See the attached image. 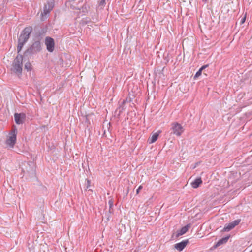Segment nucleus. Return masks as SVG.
Here are the masks:
<instances>
[{
  "mask_svg": "<svg viewBox=\"0 0 252 252\" xmlns=\"http://www.w3.org/2000/svg\"><path fill=\"white\" fill-rule=\"evenodd\" d=\"M17 130L13 128L8 133L5 140V144L9 149L14 148L17 140Z\"/></svg>",
  "mask_w": 252,
  "mask_h": 252,
  "instance_id": "nucleus-1",
  "label": "nucleus"
},
{
  "mask_svg": "<svg viewBox=\"0 0 252 252\" xmlns=\"http://www.w3.org/2000/svg\"><path fill=\"white\" fill-rule=\"evenodd\" d=\"M171 126L172 133L177 136H180L184 131L182 125L177 122L172 123Z\"/></svg>",
  "mask_w": 252,
  "mask_h": 252,
  "instance_id": "nucleus-2",
  "label": "nucleus"
},
{
  "mask_svg": "<svg viewBox=\"0 0 252 252\" xmlns=\"http://www.w3.org/2000/svg\"><path fill=\"white\" fill-rule=\"evenodd\" d=\"M32 27L25 28L22 32L18 39L26 42L29 38L30 35L32 32Z\"/></svg>",
  "mask_w": 252,
  "mask_h": 252,
  "instance_id": "nucleus-3",
  "label": "nucleus"
},
{
  "mask_svg": "<svg viewBox=\"0 0 252 252\" xmlns=\"http://www.w3.org/2000/svg\"><path fill=\"white\" fill-rule=\"evenodd\" d=\"M22 64H11L9 67L11 71V73L15 74L19 76L22 73Z\"/></svg>",
  "mask_w": 252,
  "mask_h": 252,
  "instance_id": "nucleus-4",
  "label": "nucleus"
},
{
  "mask_svg": "<svg viewBox=\"0 0 252 252\" xmlns=\"http://www.w3.org/2000/svg\"><path fill=\"white\" fill-rule=\"evenodd\" d=\"M45 44L46 46L47 50L50 52H52L54 50L55 42L54 40L50 37H46L45 40Z\"/></svg>",
  "mask_w": 252,
  "mask_h": 252,
  "instance_id": "nucleus-5",
  "label": "nucleus"
},
{
  "mask_svg": "<svg viewBox=\"0 0 252 252\" xmlns=\"http://www.w3.org/2000/svg\"><path fill=\"white\" fill-rule=\"evenodd\" d=\"M241 221L240 219L235 220L234 221L227 224L223 228L225 231H229L232 229L235 226L237 225Z\"/></svg>",
  "mask_w": 252,
  "mask_h": 252,
  "instance_id": "nucleus-6",
  "label": "nucleus"
},
{
  "mask_svg": "<svg viewBox=\"0 0 252 252\" xmlns=\"http://www.w3.org/2000/svg\"><path fill=\"white\" fill-rule=\"evenodd\" d=\"M26 118V115L24 113H15L14 118L15 122L18 124H22Z\"/></svg>",
  "mask_w": 252,
  "mask_h": 252,
  "instance_id": "nucleus-7",
  "label": "nucleus"
},
{
  "mask_svg": "<svg viewBox=\"0 0 252 252\" xmlns=\"http://www.w3.org/2000/svg\"><path fill=\"white\" fill-rule=\"evenodd\" d=\"M161 133V131L160 130H158L157 132H155V133H153L148 138V139L147 140L148 143L149 144H152V143H153L155 142L157 140V139H158L159 134Z\"/></svg>",
  "mask_w": 252,
  "mask_h": 252,
  "instance_id": "nucleus-8",
  "label": "nucleus"
},
{
  "mask_svg": "<svg viewBox=\"0 0 252 252\" xmlns=\"http://www.w3.org/2000/svg\"><path fill=\"white\" fill-rule=\"evenodd\" d=\"M53 7H54V4L52 2H51V1L48 2L47 4H46L44 6V7L43 9V13H42V14L47 15L52 10Z\"/></svg>",
  "mask_w": 252,
  "mask_h": 252,
  "instance_id": "nucleus-9",
  "label": "nucleus"
},
{
  "mask_svg": "<svg viewBox=\"0 0 252 252\" xmlns=\"http://www.w3.org/2000/svg\"><path fill=\"white\" fill-rule=\"evenodd\" d=\"M188 240H184L180 243L175 244L174 248L179 251H182L187 246Z\"/></svg>",
  "mask_w": 252,
  "mask_h": 252,
  "instance_id": "nucleus-10",
  "label": "nucleus"
},
{
  "mask_svg": "<svg viewBox=\"0 0 252 252\" xmlns=\"http://www.w3.org/2000/svg\"><path fill=\"white\" fill-rule=\"evenodd\" d=\"M190 224H187V225L184 226L182 227L180 230L178 231L177 234V237H179L180 236H181L184 234H185L187 231L189 230V229L190 228Z\"/></svg>",
  "mask_w": 252,
  "mask_h": 252,
  "instance_id": "nucleus-11",
  "label": "nucleus"
},
{
  "mask_svg": "<svg viewBox=\"0 0 252 252\" xmlns=\"http://www.w3.org/2000/svg\"><path fill=\"white\" fill-rule=\"evenodd\" d=\"M32 50L33 52H38L41 50V44L39 41L35 42L32 45Z\"/></svg>",
  "mask_w": 252,
  "mask_h": 252,
  "instance_id": "nucleus-12",
  "label": "nucleus"
},
{
  "mask_svg": "<svg viewBox=\"0 0 252 252\" xmlns=\"http://www.w3.org/2000/svg\"><path fill=\"white\" fill-rule=\"evenodd\" d=\"M202 181L200 178L196 179L191 183V186L193 188H197L202 183Z\"/></svg>",
  "mask_w": 252,
  "mask_h": 252,
  "instance_id": "nucleus-13",
  "label": "nucleus"
},
{
  "mask_svg": "<svg viewBox=\"0 0 252 252\" xmlns=\"http://www.w3.org/2000/svg\"><path fill=\"white\" fill-rule=\"evenodd\" d=\"M207 67H208V65H205L202 66L195 74V75L194 76V79H197L201 75L202 70L203 69H204L205 68H207Z\"/></svg>",
  "mask_w": 252,
  "mask_h": 252,
  "instance_id": "nucleus-14",
  "label": "nucleus"
},
{
  "mask_svg": "<svg viewBox=\"0 0 252 252\" xmlns=\"http://www.w3.org/2000/svg\"><path fill=\"white\" fill-rule=\"evenodd\" d=\"M26 42L22 41V40H18V44L17 46L18 53H19L23 47V45Z\"/></svg>",
  "mask_w": 252,
  "mask_h": 252,
  "instance_id": "nucleus-15",
  "label": "nucleus"
},
{
  "mask_svg": "<svg viewBox=\"0 0 252 252\" xmlns=\"http://www.w3.org/2000/svg\"><path fill=\"white\" fill-rule=\"evenodd\" d=\"M224 243L223 242V241L222 240V239H221L219 240L217 242V243H216V247H218V246H220V245H222V244H224Z\"/></svg>",
  "mask_w": 252,
  "mask_h": 252,
  "instance_id": "nucleus-16",
  "label": "nucleus"
},
{
  "mask_svg": "<svg viewBox=\"0 0 252 252\" xmlns=\"http://www.w3.org/2000/svg\"><path fill=\"white\" fill-rule=\"evenodd\" d=\"M32 64H25V69H26L28 71L31 70L32 69Z\"/></svg>",
  "mask_w": 252,
  "mask_h": 252,
  "instance_id": "nucleus-17",
  "label": "nucleus"
},
{
  "mask_svg": "<svg viewBox=\"0 0 252 252\" xmlns=\"http://www.w3.org/2000/svg\"><path fill=\"white\" fill-rule=\"evenodd\" d=\"M106 4V0H101L99 3L100 6H104Z\"/></svg>",
  "mask_w": 252,
  "mask_h": 252,
  "instance_id": "nucleus-18",
  "label": "nucleus"
},
{
  "mask_svg": "<svg viewBox=\"0 0 252 252\" xmlns=\"http://www.w3.org/2000/svg\"><path fill=\"white\" fill-rule=\"evenodd\" d=\"M142 188H143V186L142 185H140V186H139V187L138 188V189L136 190V194H138L139 193L140 190L142 189Z\"/></svg>",
  "mask_w": 252,
  "mask_h": 252,
  "instance_id": "nucleus-19",
  "label": "nucleus"
},
{
  "mask_svg": "<svg viewBox=\"0 0 252 252\" xmlns=\"http://www.w3.org/2000/svg\"><path fill=\"white\" fill-rule=\"evenodd\" d=\"M82 10L83 12H86L87 11V6L86 5H84L82 7Z\"/></svg>",
  "mask_w": 252,
  "mask_h": 252,
  "instance_id": "nucleus-20",
  "label": "nucleus"
},
{
  "mask_svg": "<svg viewBox=\"0 0 252 252\" xmlns=\"http://www.w3.org/2000/svg\"><path fill=\"white\" fill-rule=\"evenodd\" d=\"M229 238V236H227V237L222 238V239L223 241V242L224 243H225L228 241Z\"/></svg>",
  "mask_w": 252,
  "mask_h": 252,
  "instance_id": "nucleus-21",
  "label": "nucleus"
},
{
  "mask_svg": "<svg viewBox=\"0 0 252 252\" xmlns=\"http://www.w3.org/2000/svg\"><path fill=\"white\" fill-rule=\"evenodd\" d=\"M86 181H87V189H88L89 188V187L90 186L91 182L89 180H87Z\"/></svg>",
  "mask_w": 252,
  "mask_h": 252,
  "instance_id": "nucleus-22",
  "label": "nucleus"
},
{
  "mask_svg": "<svg viewBox=\"0 0 252 252\" xmlns=\"http://www.w3.org/2000/svg\"><path fill=\"white\" fill-rule=\"evenodd\" d=\"M245 17H244V18H243L241 19V24H243V23H244L245 22Z\"/></svg>",
  "mask_w": 252,
  "mask_h": 252,
  "instance_id": "nucleus-23",
  "label": "nucleus"
},
{
  "mask_svg": "<svg viewBox=\"0 0 252 252\" xmlns=\"http://www.w3.org/2000/svg\"><path fill=\"white\" fill-rule=\"evenodd\" d=\"M250 252H252V250Z\"/></svg>",
  "mask_w": 252,
  "mask_h": 252,
  "instance_id": "nucleus-24",
  "label": "nucleus"
},
{
  "mask_svg": "<svg viewBox=\"0 0 252 252\" xmlns=\"http://www.w3.org/2000/svg\"><path fill=\"white\" fill-rule=\"evenodd\" d=\"M203 1H206V0H202Z\"/></svg>",
  "mask_w": 252,
  "mask_h": 252,
  "instance_id": "nucleus-25",
  "label": "nucleus"
}]
</instances>
